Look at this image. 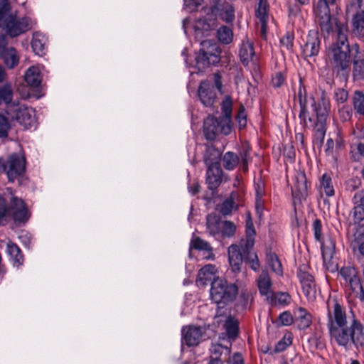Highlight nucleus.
<instances>
[{
  "label": "nucleus",
  "mask_w": 364,
  "mask_h": 364,
  "mask_svg": "<svg viewBox=\"0 0 364 364\" xmlns=\"http://www.w3.org/2000/svg\"><path fill=\"white\" fill-rule=\"evenodd\" d=\"M321 229L322 225L321 220L318 219L315 220L312 225V230L314 238L318 242H321V240H323Z\"/></svg>",
  "instance_id": "8fccbe9b"
},
{
  "label": "nucleus",
  "mask_w": 364,
  "mask_h": 364,
  "mask_svg": "<svg viewBox=\"0 0 364 364\" xmlns=\"http://www.w3.org/2000/svg\"><path fill=\"white\" fill-rule=\"evenodd\" d=\"M198 94L203 105L205 107L213 105L216 99V94L210 83L205 81L202 82L198 88Z\"/></svg>",
  "instance_id": "f3484780"
},
{
  "label": "nucleus",
  "mask_w": 364,
  "mask_h": 364,
  "mask_svg": "<svg viewBox=\"0 0 364 364\" xmlns=\"http://www.w3.org/2000/svg\"><path fill=\"white\" fill-rule=\"evenodd\" d=\"M213 12L223 21L230 23L235 19V9L232 4L228 0H218L213 8Z\"/></svg>",
  "instance_id": "4468645a"
},
{
  "label": "nucleus",
  "mask_w": 364,
  "mask_h": 364,
  "mask_svg": "<svg viewBox=\"0 0 364 364\" xmlns=\"http://www.w3.org/2000/svg\"><path fill=\"white\" fill-rule=\"evenodd\" d=\"M308 267L302 265L299 267L297 276L300 281L302 291L309 301H314L316 298V289L313 276L307 271Z\"/></svg>",
  "instance_id": "f8f14e48"
},
{
  "label": "nucleus",
  "mask_w": 364,
  "mask_h": 364,
  "mask_svg": "<svg viewBox=\"0 0 364 364\" xmlns=\"http://www.w3.org/2000/svg\"><path fill=\"white\" fill-rule=\"evenodd\" d=\"M356 50V55L353 60V77L357 80L364 78V53L359 50L357 44L353 46Z\"/></svg>",
  "instance_id": "b1692460"
},
{
  "label": "nucleus",
  "mask_w": 364,
  "mask_h": 364,
  "mask_svg": "<svg viewBox=\"0 0 364 364\" xmlns=\"http://www.w3.org/2000/svg\"><path fill=\"white\" fill-rule=\"evenodd\" d=\"M338 279L348 299L364 300V291L360 279L354 267L350 266L342 267L338 272Z\"/></svg>",
  "instance_id": "20e7f679"
},
{
  "label": "nucleus",
  "mask_w": 364,
  "mask_h": 364,
  "mask_svg": "<svg viewBox=\"0 0 364 364\" xmlns=\"http://www.w3.org/2000/svg\"><path fill=\"white\" fill-rule=\"evenodd\" d=\"M263 203L262 200V193L256 196V208L259 210V208H262Z\"/></svg>",
  "instance_id": "e2e57ef3"
},
{
  "label": "nucleus",
  "mask_w": 364,
  "mask_h": 364,
  "mask_svg": "<svg viewBox=\"0 0 364 364\" xmlns=\"http://www.w3.org/2000/svg\"><path fill=\"white\" fill-rule=\"evenodd\" d=\"M269 4L267 0H259L255 10V15L260 23V32L262 37L266 36L267 24L269 20Z\"/></svg>",
  "instance_id": "a211bd4d"
},
{
  "label": "nucleus",
  "mask_w": 364,
  "mask_h": 364,
  "mask_svg": "<svg viewBox=\"0 0 364 364\" xmlns=\"http://www.w3.org/2000/svg\"><path fill=\"white\" fill-rule=\"evenodd\" d=\"M239 55L244 65H247L250 60H252L255 51L252 43L248 39L242 41Z\"/></svg>",
  "instance_id": "c756f323"
},
{
  "label": "nucleus",
  "mask_w": 364,
  "mask_h": 364,
  "mask_svg": "<svg viewBox=\"0 0 364 364\" xmlns=\"http://www.w3.org/2000/svg\"><path fill=\"white\" fill-rule=\"evenodd\" d=\"M245 235V240H242L240 244L243 260L250 264L253 271L257 272L260 267L259 261L257 253L251 251L255 245L256 231L250 213L246 218Z\"/></svg>",
  "instance_id": "423d86ee"
},
{
  "label": "nucleus",
  "mask_w": 364,
  "mask_h": 364,
  "mask_svg": "<svg viewBox=\"0 0 364 364\" xmlns=\"http://www.w3.org/2000/svg\"><path fill=\"white\" fill-rule=\"evenodd\" d=\"M291 296L288 293L278 292L274 294L273 292V296L270 298L267 301L271 304L276 305L279 304H287L290 302Z\"/></svg>",
  "instance_id": "37998d69"
},
{
  "label": "nucleus",
  "mask_w": 364,
  "mask_h": 364,
  "mask_svg": "<svg viewBox=\"0 0 364 364\" xmlns=\"http://www.w3.org/2000/svg\"><path fill=\"white\" fill-rule=\"evenodd\" d=\"M320 192L325 193L327 196L330 197L334 195V188L332 185V181L330 176L324 173L320 181Z\"/></svg>",
  "instance_id": "f704fd0d"
},
{
  "label": "nucleus",
  "mask_w": 364,
  "mask_h": 364,
  "mask_svg": "<svg viewBox=\"0 0 364 364\" xmlns=\"http://www.w3.org/2000/svg\"><path fill=\"white\" fill-rule=\"evenodd\" d=\"M11 216L15 222L24 223L29 215L25 203L20 198L11 197L9 207H6L5 199L0 197V225L6 223L7 218Z\"/></svg>",
  "instance_id": "39448f33"
},
{
  "label": "nucleus",
  "mask_w": 364,
  "mask_h": 364,
  "mask_svg": "<svg viewBox=\"0 0 364 364\" xmlns=\"http://www.w3.org/2000/svg\"><path fill=\"white\" fill-rule=\"evenodd\" d=\"M47 38L41 33L36 32L33 35L31 41V47L36 55H42L44 54Z\"/></svg>",
  "instance_id": "c85d7f7f"
},
{
  "label": "nucleus",
  "mask_w": 364,
  "mask_h": 364,
  "mask_svg": "<svg viewBox=\"0 0 364 364\" xmlns=\"http://www.w3.org/2000/svg\"><path fill=\"white\" fill-rule=\"evenodd\" d=\"M267 262L272 270L278 275H282L283 273L282 266L277 255L271 252L267 253Z\"/></svg>",
  "instance_id": "e433bc0d"
},
{
  "label": "nucleus",
  "mask_w": 364,
  "mask_h": 364,
  "mask_svg": "<svg viewBox=\"0 0 364 364\" xmlns=\"http://www.w3.org/2000/svg\"><path fill=\"white\" fill-rule=\"evenodd\" d=\"M183 1L184 8L189 11H193L202 4L203 0H183Z\"/></svg>",
  "instance_id": "6e6d98bb"
},
{
  "label": "nucleus",
  "mask_w": 364,
  "mask_h": 364,
  "mask_svg": "<svg viewBox=\"0 0 364 364\" xmlns=\"http://www.w3.org/2000/svg\"><path fill=\"white\" fill-rule=\"evenodd\" d=\"M294 36L291 32H287L282 38L280 42L282 46L290 50L293 48Z\"/></svg>",
  "instance_id": "de8ad7c7"
},
{
  "label": "nucleus",
  "mask_w": 364,
  "mask_h": 364,
  "mask_svg": "<svg viewBox=\"0 0 364 364\" xmlns=\"http://www.w3.org/2000/svg\"><path fill=\"white\" fill-rule=\"evenodd\" d=\"M225 328L229 338H235L238 333L237 321L232 317H228L225 323Z\"/></svg>",
  "instance_id": "79ce46f5"
},
{
  "label": "nucleus",
  "mask_w": 364,
  "mask_h": 364,
  "mask_svg": "<svg viewBox=\"0 0 364 364\" xmlns=\"http://www.w3.org/2000/svg\"><path fill=\"white\" fill-rule=\"evenodd\" d=\"M0 28H4L10 37L18 36L31 29L36 23L29 17L18 18L16 14H10L1 21Z\"/></svg>",
  "instance_id": "9d476101"
},
{
  "label": "nucleus",
  "mask_w": 364,
  "mask_h": 364,
  "mask_svg": "<svg viewBox=\"0 0 364 364\" xmlns=\"http://www.w3.org/2000/svg\"><path fill=\"white\" fill-rule=\"evenodd\" d=\"M189 191L193 195L196 194L197 193L199 192V185L198 183H193L189 187Z\"/></svg>",
  "instance_id": "69168bd1"
},
{
  "label": "nucleus",
  "mask_w": 364,
  "mask_h": 364,
  "mask_svg": "<svg viewBox=\"0 0 364 364\" xmlns=\"http://www.w3.org/2000/svg\"><path fill=\"white\" fill-rule=\"evenodd\" d=\"M304 91V88L300 84L297 93L300 105L299 114L300 124L304 127H309V122L313 121L312 118L309 117L310 107L316 117L314 127V144L318 148H321L326 132V119L330 108L329 100L324 93H322L316 101L314 97L307 99L306 96H303Z\"/></svg>",
  "instance_id": "7ed1b4c3"
},
{
  "label": "nucleus",
  "mask_w": 364,
  "mask_h": 364,
  "mask_svg": "<svg viewBox=\"0 0 364 364\" xmlns=\"http://www.w3.org/2000/svg\"><path fill=\"white\" fill-rule=\"evenodd\" d=\"M336 2V0H318L314 7V14L316 21L324 36L335 31L336 39L329 47L327 56L335 68L345 70L349 68L350 60L348 28L346 22L331 16L330 8Z\"/></svg>",
  "instance_id": "f257e3e1"
},
{
  "label": "nucleus",
  "mask_w": 364,
  "mask_h": 364,
  "mask_svg": "<svg viewBox=\"0 0 364 364\" xmlns=\"http://www.w3.org/2000/svg\"><path fill=\"white\" fill-rule=\"evenodd\" d=\"M232 102L230 97L227 96L222 103V111L226 120L230 121L232 115Z\"/></svg>",
  "instance_id": "a18cd8bd"
},
{
  "label": "nucleus",
  "mask_w": 364,
  "mask_h": 364,
  "mask_svg": "<svg viewBox=\"0 0 364 364\" xmlns=\"http://www.w3.org/2000/svg\"><path fill=\"white\" fill-rule=\"evenodd\" d=\"M229 263L232 272H240L243 261V253L236 245H232L228 247Z\"/></svg>",
  "instance_id": "aec40b11"
},
{
  "label": "nucleus",
  "mask_w": 364,
  "mask_h": 364,
  "mask_svg": "<svg viewBox=\"0 0 364 364\" xmlns=\"http://www.w3.org/2000/svg\"><path fill=\"white\" fill-rule=\"evenodd\" d=\"M291 344V338L290 336L287 337L286 336L283 338L282 340L279 341L276 345L275 350L277 351H283L288 346Z\"/></svg>",
  "instance_id": "864d4df0"
},
{
  "label": "nucleus",
  "mask_w": 364,
  "mask_h": 364,
  "mask_svg": "<svg viewBox=\"0 0 364 364\" xmlns=\"http://www.w3.org/2000/svg\"><path fill=\"white\" fill-rule=\"evenodd\" d=\"M216 273L217 268L214 264H206L199 270L197 276L196 283L198 285L205 286L212 279L213 281L214 279L217 278L215 277Z\"/></svg>",
  "instance_id": "412c9836"
},
{
  "label": "nucleus",
  "mask_w": 364,
  "mask_h": 364,
  "mask_svg": "<svg viewBox=\"0 0 364 364\" xmlns=\"http://www.w3.org/2000/svg\"><path fill=\"white\" fill-rule=\"evenodd\" d=\"M295 316L300 329H306L311 324V315L304 308L297 309L295 311Z\"/></svg>",
  "instance_id": "7c9ffc66"
},
{
  "label": "nucleus",
  "mask_w": 364,
  "mask_h": 364,
  "mask_svg": "<svg viewBox=\"0 0 364 364\" xmlns=\"http://www.w3.org/2000/svg\"><path fill=\"white\" fill-rule=\"evenodd\" d=\"M235 208V202L232 199L225 200L221 205L220 212L223 215H230Z\"/></svg>",
  "instance_id": "09e8293b"
},
{
  "label": "nucleus",
  "mask_w": 364,
  "mask_h": 364,
  "mask_svg": "<svg viewBox=\"0 0 364 364\" xmlns=\"http://www.w3.org/2000/svg\"><path fill=\"white\" fill-rule=\"evenodd\" d=\"M355 198L358 201L363 200L364 202V188L355 194Z\"/></svg>",
  "instance_id": "774afa93"
},
{
  "label": "nucleus",
  "mask_w": 364,
  "mask_h": 364,
  "mask_svg": "<svg viewBox=\"0 0 364 364\" xmlns=\"http://www.w3.org/2000/svg\"><path fill=\"white\" fill-rule=\"evenodd\" d=\"M334 149V141L332 139H328L326 141L325 152L326 155H332Z\"/></svg>",
  "instance_id": "bf43d9fd"
},
{
  "label": "nucleus",
  "mask_w": 364,
  "mask_h": 364,
  "mask_svg": "<svg viewBox=\"0 0 364 364\" xmlns=\"http://www.w3.org/2000/svg\"><path fill=\"white\" fill-rule=\"evenodd\" d=\"M224 350L228 351L227 348H225L222 345L218 343L213 344L210 348L211 355L215 356L214 359H218Z\"/></svg>",
  "instance_id": "5fc2aeb1"
},
{
  "label": "nucleus",
  "mask_w": 364,
  "mask_h": 364,
  "mask_svg": "<svg viewBox=\"0 0 364 364\" xmlns=\"http://www.w3.org/2000/svg\"><path fill=\"white\" fill-rule=\"evenodd\" d=\"M222 223L215 215H208L207 217V228L210 235L216 237L220 233Z\"/></svg>",
  "instance_id": "72a5a7b5"
},
{
  "label": "nucleus",
  "mask_w": 364,
  "mask_h": 364,
  "mask_svg": "<svg viewBox=\"0 0 364 364\" xmlns=\"http://www.w3.org/2000/svg\"><path fill=\"white\" fill-rule=\"evenodd\" d=\"M220 153L214 149H208L204 156V161L207 166L206 183L210 190L216 189L223 179V170L218 161Z\"/></svg>",
  "instance_id": "0eeeda50"
},
{
  "label": "nucleus",
  "mask_w": 364,
  "mask_h": 364,
  "mask_svg": "<svg viewBox=\"0 0 364 364\" xmlns=\"http://www.w3.org/2000/svg\"><path fill=\"white\" fill-rule=\"evenodd\" d=\"M7 253L10 259L14 266H19L23 263V256L21 254L20 248L14 243L7 244Z\"/></svg>",
  "instance_id": "473e14b6"
},
{
  "label": "nucleus",
  "mask_w": 364,
  "mask_h": 364,
  "mask_svg": "<svg viewBox=\"0 0 364 364\" xmlns=\"http://www.w3.org/2000/svg\"><path fill=\"white\" fill-rule=\"evenodd\" d=\"M221 162L225 169L234 170L240 163V158L236 153L228 151L221 157Z\"/></svg>",
  "instance_id": "2f4dec72"
},
{
  "label": "nucleus",
  "mask_w": 364,
  "mask_h": 364,
  "mask_svg": "<svg viewBox=\"0 0 364 364\" xmlns=\"http://www.w3.org/2000/svg\"><path fill=\"white\" fill-rule=\"evenodd\" d=\"M217 36L219 41L223 44H229L233 39L232 31L226 26H223L218 30Z\"/></svg>",
  "instance_id": "a19ab883"
},
{
  "label": "nucleus",
  "mask_w": 364,
  "mask_h": 364,
  "mask_svg": "<svg viewBox=\"0 0 364 364\" xmlns=\"http://www.w3.org/2000/svg\"><path fill=\"white\" fill-rule=\"evenodd\" d=\"M353 32L358 37L364 36V15L362 12L357 14L353 19Z\"/></svg>",
  "instance_id": "c9c22d12"
},
{
  "label": "nucleus",
  "mask_w": 364,
  "mask_h": 364,
  "mask_svg": "<svg viewBox=\"0 0 364 364\" xmlns=\"http://www.w3.org/2000/svg\"><path fill=\"white\" fill-rule=\"evenodd\" d=\"M191 248L204 252V258L206 259H213L214 255L210 245L200 237H194L191 242Z\"/></svg>",
  "instance_id": "a878e982"
},
{
  "label": "nucleus",
  "mask_w": 364,
  "mask_h": 364,
  "mask_svg": "<svg viewBox=\"0 0 364 364\" xmlns=\"http://www.w3.org/2000/svg\"><path fill=\"white\" fill-rule=\"evenodd\" d=\"M184 342L188 346H196L199 344L204 334V331L200 326H187L181 330Z\"/></svg>",
  "instance_id": "2eb2a0df"
},
{
  "label": "nucleus",
  "mask_w": 364,
  "mask_h": 364,
  "mask_svg": "<svg viewBox=\"0 0 364 364\" xmlns=\"http://www.w3.org/2000/svg\"><path fill=\"white\" fill-rule=\"evenodd\" d=\"M10 124L8 119L2 114H0V139L8 136Z\"/></svg>",
  "instance_id": "49530a36"
},
{
  "label": "nucleus",
  "mask_w": 364,
  "mask_h": 364,
  "mask_svg": "<svg viewBox=\"0 0 364 364\" xmlns=\"http://www.w3.org/2000/svg\"><path fill=\"white\" fill-rule=\"evenodd\" d=\"M237 294V287L223 278L217 277L211 283L210 297L218 305L232 301Z\"/></svg>",
  "instance_id": "6e6552de"
},
{
  "label": "nucleus",
  "mask_w": 364,
  "mask_h": 364,
  "mask_svg": "<svg viewBox=\"0 0 364 364\" xmlns=\"http://www.w3.org/2000/svg\"><path fill=\"white\" fill-rule=\"evenodd\" d=\"M7 176L10 181H14L25 171L26 159L23 156L17 154L10 155L7 159Z\"/></svg>",
  "instance_id": "ddd939ff"
},
{
  "label": "nucleus",
  "mask_w": 364,
  "mask_h": 364,
  "mask_svg": "<svg viewBox=\"0 0 364 364\" xmlns=\"http://www.w3.org/2000/svg\"><path fill=\"white\" fill-rule=\"evenodd\" d=\"M228 364H243V358L241 354L235 353L228 360Z\"/></svg>",
  "instance_id": "13d9d810"
},
{
  "label": "nucleus",
  "mask_w": 364,
  "mask_h": 364,
  "mask_svg": "<svg viewBox=\"0 0 364 364\" xmlns=\"http://www.w3.org/2000/svg\"><path fill=\"white\" fill-rule=\"evenodd\" d=\"M236 230L235 225L230 221H224L222 223L220 232L223 236L232 237Z\"/></svg>",
  "instance_id": "c03bdc74"
},
{
  "label": "nucleus",
  "mask_w": 364,
  "mask_h": 364,
  "mask_svg": "<svg viewBox=\"0 0 364 364\" xmlns=\"http://www.w3.org/2000/svg\"><path fill=\"white\" fill-rule=\"evenodd\" d=\"M2 58L5 65L10 69L16 67L19 62V55L17 50L12 47L6 48L2 53Z\"/></svg>",
  "instance_id": "bb28decb"
},
{
  "label": "nucleus",
  "mask_w": 364,
  "mask_h": 364,
  "mask_svg": "<svg viewBox=\"0 0 364 364\" xmlns=\"http://www.w3.org/2000/svg\"><path fill=\"white\" fill-rule=\"evenodd\" d=\"M13 97V90L10 85H5L0 88V104L4 102L7 105V112L9 107L12 105H16L11 102Z\"/></svg>",
  "instance_id": "4c0bfd02"
},
{
  "label": "nucleus",
  "mask_w": 364,
  "mask_h": 364,
  "mask_svg": "<svg viewBox=\"0 0 364 364\" xmlns=\"http://www.w3.org/2000/svg\"><path fill=\"white\" fill-rule=\"evenodd\" d=\"M354 208L353 210V217L355 223H360L364 220V202L363 200L358 201L353 197Z\"/></svg>",
  "instance_id": "ea45409f"
},
{
  "label": "nucleus",
  "mask_w": 364,
  "mask_h": 364,
  "mask_svg": "<svg viewBox=\"0 0 364 364\" xmlns=\"http://www.w3.org/2000/svg\"><path fill=\"white\" fill-rule=\"evenodd\" d=\"M218 127L219 122L214 117L209 116L205 119L203 132L208 140H213L215 139Z\"/></svg>",
  "instance_id": "393cba45"
},
{
  "label": "nucleus",
  "mask_w": 364,
  "mask_h": 364,
  "mask_svg": "<svg viewBox=\"0 0 364 364\" xmlns=\"http://www.w3.org/2000/svg\"><path fill=\"white\" fill-rule=\"evenodd\" d=\"M348 97V92L343 89H337L335 92L334 98L338 103H344Z\"/></svg>",
  "instance_id": "603ef678"
},
{
  "label": "nucleus",
  "mask_w": 364,
  "mask_h": 364,
  "mask_svg": "<svg viewBox=\"0 0 364 364\" xmlns=\"http://www.w3.org/2000/svg\"><path fill=\"white\" fill-rule=\"evenodd\" d=\"M220 54L221 50L216 43L210 41H202L196 57L198 69L217 65L220 60Z\"/></svg>",
  "instance_id": "1a4fd4ad"
},
{
  "label": "nucleus",
  "mask_w": 364,
  "mask_h": 364,
  "mask_svg": "<svg viewBox=\"0 0 364 364\" xmlns=\"http://www.w3.org/2000/svg\"><path fill=\"white\" fill-rule=\"evenodd\" d=\"M214 81L215 87L218 88V90H221L222 89V80L221 77L218 73H215L214 75Z\"/></svg>",
  "instance_id": "680f3d73"
},
{
  "label": "nucleus",
  "mask_w": 364,
  "mask_h": 364,
  "mask_svg": "<svg viewBox=\"0 0 364 364\" xmlns=\"http://www.w3.org/2000/svg\"><path fill=\"white\" fill-rule=\"evenodd\" d=\"M320 50V38L318 32L311 31L305 44L302 46L303 55L305 58L314 57L318 55Z\"/></svg>",
  "instance_id": "dca6fc26"
},
{
  "label": "nucleus",
  "mask_w": 364,
  "mask_h": 364,
  "mask_svg": "<svg viewBox=\"0 0 364 364\" xmlns=\"http://www.w3.org/2000/svg\"><path fill=\"white\" fill-rule=\"evenodd\" d=\"M257 286L259 293L265 296L267 301L273 296L272 283L267 272H262L257 279Z\"/></svg>",
  "instance_id": "4be33fe9"
},
{
  "label": "nucleus",
  "mask_w": 364,
  "mask_h": 364,
  "mask_svg": "<svg viewBox=\"0 0 364 364\" xmlns=\"http://www.w3.org/2000/svg\"><path fill=\"white\" fill-rule=\"evenodd\" d=\"M307 181L304 172H298L294 178V185L291 191L293 196L299 198H305L307 196Z\"/></svg>",
  "instance_id": "6ab92c4d"
},
{
  "label": "nucleus",
  "mask_w": 364,
  "mask_h": 364,
  "mask_svg": "<svg viewBox=\"0 0 364 364\" xmlns=\"http://www.w3.org/2000/svg\"><path fill=\"white\" fill-rule=\"evenodd\" d=\"M331 340L348 350L355 346L364 350V331L355 316H348L335 299L327 302V323Z\"/></svg>",
  "instance_id": "f03ea898"
},
{
  "label": "nucleus",
  "mask_w": 364,
  "mask_h": 364,
  "mask_svg": "<svg viewBox=\"0 0 364 364\" xmlns=\"http://www.w3.org/2000/svg\"><path fill=\"white\" fill-rule=\"evenodd\" d=\"M8 114L26 129H30L36 122L35 112L31 108L17 103L9 107Z\"/></svg>",
  "instance_id": "9b49d317"
},
{
  "label": "nucleus",
  "mask_w": 364,
  "mask_h": 364,
  "mask_svg": "<svg viewBox=\"0 0 364 364\" xmlns=\"http://www.w3.org/2000/svg\"><path fill=\"white\" fill-rule=\"evenodd\" d=\"M230 121H228L227 124L223 125L221 128L222 132L225 135L228 134L230 132L231 127L230 124Z\"/></svg>",
  "instance_id": "0e129e2a"
},
{
  "label": "nucleus",
  "mask_w": 364,
  "mask_h": 364,
  "mask_svg": "<svg viewBox=\"0 0 364 364\" xmlns=\"http://www.w3.org/2000/svg\"><path fill=\"white\" fill-rule=\"evenodd\" d=\"M8 165L7 161L0 159V171H5L7 173Z\"/></svg>",
  "instance_id": "338daca9"
},
{
  "label": "nucleus",
  "mask_w": 364,
  "mask_h": 364,
  "mask_svg": "<svg viewBox=\"0 0 364 364\" xmlns=\"http://www.w3.org/2000/svg\"><path fill=\"white\" fill-rule=\"evenodd\" d=\"M279 321L282 326H289L293 323L294 318L289 311H284L279 315Z\"/></svg>",
  "instance_id": "3c124183"
},
{
  "label": "nucleus",
  "mask_w": 364,
  "mask_h": 364,
  "mask_svg": "<svg viewBox=\"0 0 364 364\" xmlns=\"http://www.w3.org/2000/svg\"><path fill=\"white\" fill-rule=\"evenodd\" d=\"M43 67L38 65H33L28 68L24 77L27 84L33 87H38L42 81V70Z\"/></svg>",
  "instance_id": "5701e85b"
},
{
  "label": "nucleus",
  "mask_w": 364,
  "mask_h": 364,
  "mask_svg": "<svg viewBox=\"0 0 364 364\" xmlns=\"http://www.w3.org/2000/svg\"><path fill=\"white\" fill-rule=\"evenodd\" d=\"M284 82V77L281 73H276L272 80V85L274 87H281Z\"/></svg>",
  "instance_id": "4d7b16f0"
},
{
  "label": "nucleus",
  "mask_w": 364,
  "mask_h": 364,
  "mask_svg": "<svg viewBox=\"0 0 364 364\" xmlns=\"http://www.w3.org/2000/svg\"><path fill=\"white\" fill-rule=\"evenodd\" d=\"M352 100L355 112L360 115H364V93L362 91H355Z\"/></svg>",
  "instance_id": "58836bf2"
},
{
  "label": "nucleus",
  "mask_w": 364,
  "mask_h": 364,
  "mask_svg": "<svg viewBox=\"0 0 364 364\" xmlns=\"http://www.w3.org/2000/svg\"><path fill=\"white\" fill-rule=\"evenodd\" d=\"M321 244V249L322 257L324 262L330 261L335 253V243L333 239L330 237H326L319 242Z\"/></svg>",
  "instance_id": "cd10ccee"
},
{
  "label": "nucleus",
  "mask_w": 364,
  "mask_h": 364,
  "mask_svg": "<svg viewBox=\"0 0 364 364\" xmlns=\"http://www.w3.org/2000/svg\"><path fill=\"white\" fill-rule=\"evenodd\" d=\"M301 12L300 6L298 5L290 6L289 7V14L290 16H296Z\"/></svg>",
  "instance_id": "052dcab7"
}]
</instances>
